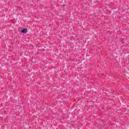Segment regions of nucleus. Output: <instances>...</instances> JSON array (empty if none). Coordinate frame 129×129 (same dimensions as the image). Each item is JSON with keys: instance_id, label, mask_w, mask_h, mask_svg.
I'll list each match as a JSON object with an SVG mask.
<instances>
[{"instance_id": "1", "label": "nucleus", "mask_w": 129, "mask_h": 129, "mask_svg": "<svg viewBox=\"0 0 129 129\" xmlns=\"http://www.w3.org/2000/svg\"><path fill=\"white\" fill-rule=\"evenodd\" d=\"M27 29H23L21 31V33H23V34H26V33H27Z\"/></svg>"}]
</instances>
